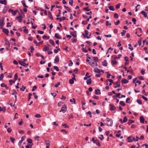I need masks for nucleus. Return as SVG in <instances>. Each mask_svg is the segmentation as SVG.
Here are the masks:
<instances>
[{
    "instance_id": "1",
    "label": "nucleus",
    "mask_w": 148,
    "mask_h": 148,
    "mask_svg": "<svg viewBox=\"0 0 148 148\" xmlns=\"http://www.w3.org/2000/svg\"><path fill=\"white\" fill-rule=\"evenodd\" d=\"M18 79V76H17V73H16L14 75V81L12 80H10L9 82L10 83V85H11L12 84L11 83V82H12L13 83H14L15 82V81L17 80Z\"/></svg>"
},
{
    "instance_id": "2",
    "label": "nucleus",
    "mask_w": 148,
    "mask_h": 148,
    "mask_svg": "<svg viewBox=\"0 0 148 148\" xmlns=\"http://www.w3.org/2000/svg\"><path fill=\"white\" fill-rule=\"evenodd\" d=\"M106 121L108 122H110V123L106 122L107 125L108 126H111L112 125V121L109 119L108 118H107L106 119Z\"/></svg>"
},
{
    "instance_id": "3",
    "label": "nucleus",
    "mask_w": 148,
    "mask_h": 148,
    "mask_svg": "<svg viewBox=\"0 0 148 148\" xmlns=\"http://www.w3.org/2000/svg\"><path fill=\"white\" fill-rule=\"evenodd\" d=\"M67 106L66 105H64L63 107L62 108L60 112L62 111L63 113H65L67 110Z\"/></svg>"
},
{
    "instance_id": "4",
    "label": "nucleus",
    "mask_w": 148,
    "mask_h": 148,
    "mask_svg": "<svg viewBox=\"0 0 148 148\" xmlns=\"http://www.w3.org/2000/svg\"><path fill=\"white\" fill-rule=\"evenodd\" d=\"M18 11L17 10H16L15 11L13 10L12 9H9L8 10V12H11L12 14L14 16L15 15L16 13L18 12Z\"/></svg>"
},
{
    "instance_id": "5",
    "label": "nucleus",
    "mask_w": 148,
    "mask_h": 148,
    "mask_svg": "<svg viewBox=\"0 0 148 148\" xmlns=\"http://www.w3.org/2000/svg\"><path fill=\"white\" fill-rule=\"evenodd\" d=\"M18 62L20 64L24 67H25L29 65L28 63L25 64V62L22 61H18Z\"/></svg>"
},
{
    "instance_id": "6",
    "label": "nucleus",
    "mask_w": 148,
    "mask_h": 148,
    "mask_svg": "<svg viewBox=\"0 0 148 148\" xmlns=\"http://www.w3.org/2000/svg\"><path fill=\"white\" fill-rule=\"evenodd\" d=\"M88 63L92 67H94L95 66H97V62L95 61H94L92 63H91L90 62H88Z\"/></svg>"
},
{
    "instance_id": "7",
    "label": "nucleus",
    "mask_w": 148,
    "mask_h": 148,
    "mask_svg": "<svg viewBox=\"0 0 148 148\" xmlns=\"http://www.w3.org/2000/svg\"><path fill=\"white\" fill-rule=\"evenodd\" d=\"M1 28L3 29V32L5 33L7 36H8L9 32L8 30L7 29L3 28V27H1Z\"/></svg>"
},
{
    "instance_id": "8",
    "label": "nucleus",
    "mask_w": 148,
    "mask_h": 148,
    "mask_svg": "<svg viewBox=\"0 0 148 148\" xmlns=\"http://www.w3.org/2000/svg\"><path fill=\"white\" fill-rule=\"evenodd\" d=\"M49 45L48 44L45 45L44 46V47L43 49V50L44 51H46L48 50L49 48Z\"/></svg>"
},
{
    "instance_id": "9",
    "label": "nucleus",
    "mask_w": 148,
    "mask_h": 148,
    "mask_svg": "<svg viewBox=\"0 0 148 148\" xmlns=\"http://www.w3.org/2000/svg\"><path fill=\"white\" fill-rule=\"evenodd\" d=\"M109 106L110 107V110H114L116 109V107L113 105L110 104Z\"/></svg>"
},
{
    "instance_id": "10",
    "label": "nucleus",
    "mask_w": 148,
    "mask_h": 148,
    "mask_svg": "<svg viewBox=\"0 0 148 148\" xmlns=\"http://www.w3.org/2000/svg\"><path fill=\"white\" fill-rule=\"evenodd\" d=\"M94 71L96 73H99L100 72H103L102 70L100 71V69H98L97 68H95L94 70Z\"/></svg>"
},
{
    "instance_id": "11",
    "label": "nucleus",
    "mask_w": 148,
    "mask_h": 148,
    "mask_svg": "<svg viewBox=\"0 0 148 148\" xmlns=\"http://www.w3.org/2000/svg\"><path fill=\"white\" fill-rule=\"evenodd\" d=\"M145 119L144 118L143 116H140V122L142 123H144Z\"/></svg>"
},
{
    "instance_id": "12",
    "label": "nucleus",
    "mask_w": 148,
    "mask_h": 148,
    "mask_svg": "<svg viewBox=\"0 0 148 148\" xmlns=\"http://www.w3.org/2000/svg\"><path fill=\"white\" fill-rule=\"evenodd\" d=\"M59 58L58 56H56V57L55 59V60L54 63H58L59 62Z\"/></svg>"
},
{
    "instance_id": "13",
    "label": "nucleus",
    "mask_w": 148,
    "mask_h": 148,
    "mask_svg": "<svg viewBox=\"0 0 148 148\" xmlns=\"http://www.w3.org/2000/svg\"><path fill=\"white\" fill-rule=\"evenodd\" d=\"M141 13L144 15L145 17L146 18L147 17V15L146 12L144 11H143L141 12Z\"/></svg>"
},
{
    "instance_id": "14",
    "label": "nucleus",
    "mask_w": 148,
    "mask_h": 148,
    "mask_svg": "<svg viewBox=\"0 0 148 148\" xmlns=\"http://www.w3.org/2000/svg\"><path fill=\"white\" fill-rule=\"evenodd\" d=\"M0 3L1 4H4L5 5H7V2L6 0H3V1L0 0Z\"/></svg>"
},
{
    "instance_id": "15",
    "label": "nucleus",
    "mask_w": 148,
    "mask_h": 148,
    "mask_svg": "<svg viewBox=\"0 0 148 148\" xmlns=\"http://www.w3.org/2000/svg\"><path fill=\"white\" fill-rule=\"evenodd\" d=\"M55 37L58 39H61V36H60L58 34H55Z\"/></svg>"
},
{
    "instance_id": "16",
    "label": "nucleus",
    "mask_w": 148,
    "mask_h": 148,
    "mask_svg": "<svg viewBox=\"0 0 148 148\" xmlns=\"http://www.w3.org/2000/svg\"><path fill=\"white\" fill-rule=\"evenodd\" d=\"M48 15L49 18L52 20L53 19V16L50 12H48Z\"/></svg>"
},
{
    "instance_id": "17",
    "label": "nucleus",
    "mask_w": 148,
    "mask_h": 148,
    "mask_svg": "<svg viewBox=\"0 0 148 148\" xmlns=\"http://www.w3.org/2000/svg\"><path fill=\"white\" fill-rule=\"evenodd\" d=\"M121 82L123 84H126L128 83V81L126 79H124L121 80Z\"/></svg>"
},
{
    "instance_id": "18",
    "label": "nucleus",
    "mask_w": 148,
    "mask_h": 148,
    "mask_svg": "<svg viewBox=\"0 0 148 148\" xmlns=\"http://www.w3.org/2000/svg\"><path fill=\"white\" fill-rule=\"evenodd\" d=\"M94 143H95L97 145L99 146H101V145L99 142V141L98 140H95V141L94 142Z\"/></svg>"
},
{
    "instance_id": "19",
    "label": "nucleus",
    "mask_w": 148,
    "mask_h": 148,
    "mask_svg": "<svg viewBox=\"0 0 148 148\" xmlns=\"http://www.w3.org/2000/svg\"><path fill=\"white\" fill-rule=\"evenodd\" d=\"M85 35H86V37L87 38H90V37L87 36L88 33V31L87 30H86L85 31Z\"/></svg>"
},
{
    "instance_id": "20",
    "label": "nucleus",
    "mask_w": 148,
    "mask_h": 148,
    "mask_svg": "<svg viewBox=\"0 0 148 148\" xmlns=\"http://www.w3.org/2000/svg\"><path fill=\"white\" fill-rule=\"evenodd\" d=\"M87 83L88 84H91L92 82L91 79V78L89 79L86 81Z\"/></svg>"
},
{
    "instance_id": "21",
    "label": "nucleus",
    "mask_w": 148,
    "mask_h": 148,
    "mask_svg": "<svg viewBox=\"0 0 148 148\" xmlns=\"http://www.w3.org/2000/svg\"><path fill=\"white\" fill-rule=\"evenodd\" d=\"M5 45H7L9 47H10V43L7 39L6 40H5Z\"/></svg>"
},
{
    "instance_id": "22",
    "label": "nucleus",
    "mask_w": 148,
    "mask_h": 148,
    "mask_svg": "<svg viewBox=\"0 0 148 148\" xmlns=\"http://www.w3.org/2000/svg\"><path fill=\"white\" fill-rule=\"evenodd\" d=\"M21 3H22V4H23V6L25 7V8H28V6H27L25 3V1L24 0H23V1H21Z\"/></svg>"
},
{
    "instance_id": "23",
    "label": "nucleus",
    "mask_w": 148,
    "mask_h": 148,
    "mask_svg": "<svg viewBox=\"0 0 148 148\" xmlns=\"http://www.w3.org/2000/svg\"><path fill=\"white\" fill-rule=\"evenodd\" d=\"M102 65L103 66H107V62L106 60H104L103 62H102Z\"/></svg>"
},
{
    "instance_id": "24",
    "label": "nucleus",
    "mask_w": 148,
    "mask_h": 148,
    "mask_svg": "<svg viewBox=\"0 0 148 148\" xmlns=\"http://www.w3.org/2000/svg\"><path fill=\"white\" fill-rule=\"evenodd\" d=\"M109 8L110 10L114 11V7L112 6H110L109 7Z\"/></svg>"
},
{
    "instance_id": "25",
    "label": "nucleus",
    "mask_w": 148,
    "mask_h": 148,
    "mask_svg": "<svg viewBox=\"0 0 148 148\" xmlns=\"http://www.w3.org/2000/svg\"><path fill=\"white\" fill-rule=\"evenodd\" d=\"M49 42L51 43L53 46H54L55 44L53 41L51 39H50L49 40Z\"/></svg>"
},
{
    "instance_id": "26",
    "label": "nucleus",
    "mask_w": 148,
    "mask_h": 148,
    "mask_svg": "<svg viewBox=\"0 0 148 148\" xmlns=\"http://www.w3.org/2000/svg\"><path fill=\"white\" fill-rule=\"evenodd\" d=\"M134 122V121L130 119L128 120L127 123L129 125H130L131 123H133Z\"/></svg>"
},
{
    "instance_id": "27",
    "label": "nucleus",
    "mask_w": 148,
    "mask_h": 148,
    "mask_svg": "<svg viewBox=\"0 0 148 148\" xmlns=\"http://www.w3.org/2000/svg\"><path fill=\"white\" fill-rule=\"evenodd\" d=\"M74 79H73L72 78V79H70L69 80V82L70 84H73L74 83Z\"/></svg>"
},
{
    "instance_id": "28",
    "label": "nucleus",
    "mask_w": 148,
    "mask_h": 148,
    "mask_svg": "<svg viewBox=\"0 0 148 148\" xmlns=\"http://www.w3.org/2000/svg\"><path fill=\"white\" fill-rule=\"evenodd\" d=\"M26 88V87L25 86H24L23 85L22 86V88H21L20 89V90H21L22 91H24V90Z\"/></svg>"
},
{
    "instance_id": "29",
    "label": "nucleus",
    "mask_w": 148,
    "mask_h": 148,
    "mask_svg": "<svg viewBox=\"0 0 148 148\" xmlns=\"http://www.w3.org/2000/svg\"><path fill=\"white\" fill-rule=\"evenodd\" d=\"M111 63L112 65L116 64H117V62L115 60H112V61Z\"/></svg>"
},
{
    "instance_id": "30",
    "label": "nucleus",
    "mask_w": 148,
    "mask_h": 148,
    "mask_svg": "<svg viewBox=\"0 0 148 148\" xmlns=\"http://www.w3.org/2000/svg\"><path fill=\"white\" fill-rule=\"evenodd\" d=\"M71 34L74 37H76L77 36L76 34L75 33H74L73 32H71Z\"/></svg>"
},
{
    "instance_id": "31",
    "label": "nucleus",
    "mask_w": 148,
    "mask_h": 148,
    "mask_svg": "<svg viewBox=\"0 0 148 148\" xmlns=\"http://www.w3.org/2000/svg\"><path fill=\"white\" fill-rule=\"evenodd\" d=\"M122 106H125V103L123 101H121L119 103Z\"/></svg>"
},
{
    "instance_id": "32",
    "label": "nucleus",
    "mask_w": 148,
    "mask_h": 148,
    "mask_svg": "<svg viewBox=\"0 0 148 148\" xmlns=\"http://www.w3.org/2000/svg\"><path fill=\"white\" fill-rule=\"evenodd\" d=\"M46 145H50V143L49 141L48 140H45Z\"/></svg>"
},
{
    "instance_id": "33",
    "label": "nucleus",
    "mask_w": 148,
    "mask_h": 148,
    "mask_svg": "<svg viewBox=\"0 0 148 148\" xmlns=\"http://www.w3.org/2000/svg\"><path fill=\"white\" fill-rule=\"evenodd\" d=\"M3 73H1V74L0 75V80H2L3 78Z\"/></svg>"
},
{
    "instance_id": "34",
    "label": "nucleus",
    "mask_w": 148,
    "mask_h": 148,
    "mask_svg": "<svg viewBox=\"0 0 148 148\" xmlns=\"http://www.w3.org/2000/svg\"><path fill=\"white\" fill-rule=\"evenodd\" d=\"M127 117L126 116H125L124 118V119H123V122L124 123L126 122L127 121Z\"/></svg>"
},
{
    "instance_id": "35",
    "label": "nucleus",
    "mask_w": 148,
    "mask_h": 148,
    "mask_svg": "<svg viewBox=\"0 0 148 148\" xmlns=\"http://www.w3.org/2000/svg\"><path fill=\"white\" fill-rule=\"evenodd\" d=\"M126 31H125V30H123V32H121V35L122 36H124L125 35V34L126 33Z\"/></svg>"
},
{
    "instance_id": "36",
    "label": "nucleus",
    "mask_w": 148,
    "mask_h": 148,
    "mask_svg": "<svg viewBox=\"0 0 148 148\" xmlns=\"http://www.w3.org/2000/svg\"><path fill=\"white\" fill-rule=\"evenodd\" d=\"M116 84L117 85V86H114L115 88H116L117 87H119L120 86V84H118V82H116Z\"/></svg>"
},
{
    "instance_id": "37",
    "label": "nucleus",
    "mask_w": 148,
    "mask_h": 148,
    "mask_svg": "<svg viewBox=\"0 0 148 148\" xmlns=\"http://www.w3.org/2000/svg\"><path fill=\"white\" fill-rule=\"evenodd\" d=\"M5 109L4 107L3 108H2L1 107H0V112L3 111V112H5Z\"/></svg>"
},
{
    "instance_id": "38",
    "label": "nucleus",
    "mask_w": 148,
    "mask_h": 148,
    "mask_svg": "<svg viewBox=\"0 0 148 148\" xmlns=\"http://www.w3.org/2000/svg\"><path fill=\"white\" fill-rule=\"evenodd\" d=\"M114 17L115 18H118V15L116 13H115L114 15Z\"/></svg>"
},
{
    "instance_id": "39",
    "label": "nucleus",
    "mask_w": 148,
    "mask_h": 148,
    "mask_svg": "<svg viewBox=\"0 0 148 148\" xmlns=\"http://www.w3.org/2000/svg\"><path fill=\"white\" fill-rule=\"evenodd\" d=\"M60 85V82H58L55 85V87L56 88L58 87V86Z\"/></svg>"
},
{
    "instance_id": "40",
    "label": "nucleus",
    "mask_w": 148,
    "mask_h": 148,
    "mask_svg": "<svg viewBox=\"0 0 148 148\" xmlns=\"http://www.w3.org/2000/svg\"><path fill=\"white\" fill-rule=\"evenodd\" d=\"M64 8H66V10L68 11H70L71 9L67 6H66L65 5L64 6Z\"/></svg>"
},
{
    "instance_id": "41",
    "label": "nucleus",
    "mask_w": 148,
    "mask_h": 148,
    "mask_svg": "<svg viewBox=\"0 0 148 148\" xmlns=\"http://www.w3.org/2000/svg\"><path fill=\"white\" fill-rule=\"evenodd\" d=\"M10 140H11V141L12 143H13L14 141L15 140V139L14 138H12V137H10Z\"/></svg>"
},
{
    "instance_id": "42",
    "label": "nucleus",
    "mask_w": 148,
    "mask_h": 148,
    "mask_svg": "<svg viewBox=\"0 0 148 148\" xmlns=\"http://www.w3.org/2000/svg\"><path fill=\"white\" fill-rule=\"evenodd\" d=\"M132 137L130 136V137H128V141L130 142H132L133 141V140H132L131 139V138Z\"/></svg>"
},
{
    "instance_id": "43",
    "label": "nucleus",
    "mask_w": 148,
    "mask_h": 148,
    "mask_svg": "<svg viewBox=\"0 0 148 148\" xmlns=\"http://www.w3.org/2000/svg\"><path fill=\"white\" fill-rule=\"evenodd\" d=\"M137 101L140 104H141L142 103L140 99H137Z\"/></svg>"
},
{
    "instance_id": "44",
    "label": "nucleus",
    "mask_w": 148,
    "mask_h": 148,
    "mask_svg": "<svg viewBox=\"0 0 148 148\" xmlns=\"http://www.w3.org/2000/svg\"><path fill=\"white\" fill-rule=\"evenodd\" d=\"M53 68H54V69L55 70H56L57 71H59V69L58 67L57 66H54Z\"/></svg>"
},
{
    "instance_id": "45",
    "label": "nucleus",
    "mask_w": 148,
    "mask_h": 148,
    "mask_svg": "<svg viewBox=\"0 0 148 148\" xmlns=\"http://www.w3.org/2000/svg\"><path fill=\"white\" fill-rule=\"evenodd\" d=\"M7 131L8 133H10L12 131V129L10 128L9 127L7 129Z\"/></svg>"
},
{
    "instance_id": "46",
    "label": "nucleus",
    "mask_w": 148,
    "mask_h": 148,
    "mask_svg": "<svg viewBox=\"0 0 148 148\" xmlns=\"http://www.w3.org/2000/svg\"><path fill=\"white\" fill-rule=\"evenodd\" d=\"M35 117L36 118H40L41 117V115L38 114H36L35 116Z\"/></svg>"
},
{
    "instance_id": "47",
    "label": "nucleus",
    "mask_w": 148,
    "mask_h": 148,
    "mask_svg": "<svg viewBox=\"0 0 148 148\" xmlns=\"http://www.w3.org/2000/svg\"><path fill=\"white\" fill-rule=\"evenodd\" d=\"M82 51L84 52H87L88 51L86 49L84 48H83L82 49Z\"/></svg>"
},
{
    "instance_id": "48",
    "label": "nucleus",
    "mask_w": 148,
    "mask_h": 148,
    "mask_svg": "<svg viewBox=\"0 0 148 148\" xmlns=\"http://www.w3.org/2000/svg\"><path fill=\"white\" fill-rule=\"evenodd\" d=\"M37 88V86H33L32 89V91H34L35 89H36Z\"/></svg>"
},
{
    "instance_id": "49",
    "label": "nucleus",
    "mask_w": 148,
    "mask_h": 148,
    "mask_svg": "<svg viewBox=\"0 0 148 148\" xmlns=\"http://www.w3.org/2000/svg\"><path fill=\"white\" fill-rule=\"evenodd\" d=\"M88 7H86V8H83V9L84 10H86L87 11H89L90 10V9H88Z\"/></svg>"
},
{
    "instance_id": "50",
    "label": "nucleus",
    "mask_w": 148,
    "mask_h": 148,
    "mask_svg": "<svg viewBox=\"0 0 148 148\" xmlns=\"http://www.w3.org/2000/svg\"><path fill=\"white\" fill-rule=\"evenodd\" d=\"M86 114H89L90 115V117H92V115H91V113L90 111H89L88 112L86 113Z\"/></svg>"
},
{
    "instance_id": "51",
    "label": "nucleus",
    "mask_w": 148,
    "mask_h": 148,
    "mask_svg": "<svg viewBox=\"0 0 148 148\" xmlns=\"http://www.w3.org/2000/svg\"><path fill=\"white\" fill-rule=\"evenodd\" d=\"M37 32L38 34H42L44 33V32L39 30L37 31Z\"/></svg>"
},
{
    "instance_id": "52",
    "label": "nucleus",
    "mask_w": 148,
    "mask_h": 148,
    "mask_svg": "<svg viewBox=\"0 0 148 148\" xmlns=\"http://www.w3.org/2000/svg\"><path fill=\"white\" fill-rule=\"evenodd\" d=\"M93 59H94V61H98V59L97 57H93Z\"/></svg>"
},
{
    "instance_id": "53",
    "label": "nucleus",
    "mask_w": 148,
    "mask_h": 148,
    "mask_svg": "<svg viewBox=\"0 0 148 148\" xmlns=\"http://www.w3.org/2000/svg\"><path fill=\"white\" fill-rule=\"evenodd\" d=\"M120 21H119V20H118L116 22H114V23L115 24V25H118L120 23Z\"/></svg>"
},
{
    "instance_id": "54",
    "label": "nucleus",
    "mask_w": 148,
    "mask_h": 148,
    "mask_svg": "<svg viewBox=\"0 0 148 148\" xmlns=\"http://www.w3.org/2000/svg\"><path fill=\"white\" fill-rule=\"evenodd\" d=\"M89 73L88 72H87L86 73V76L88 78H89L91 77V76H88Z\"/></svg>"
},
{
    "instance_id": "55",
    "label": "nucleus",
    "mask_w": 148,
    "mask_h": 148,
    "mask_svg": "<svg viewBox=\"0 0 148 148\" xmlns=\"http://www.w3.org/2000/svg\"><path fill=\"white\" fill-rule=\"evenodd\" d=\"M43 43V41H41L40 42L38 43L36 45V46H39L40 45L42 44Z\"/></svg>"
},
{
    "instance_id": "56",
    "label": "nucleus",
    "mask_w": 148,
    "mask_h": 148,
    "mask_svg": "<svg viewBox=\"0 0 148 148\" xmlns=\"http://www.w3.org/2000/svg\"><path fill=\"white\" fill-rule=\"evenodd\" d=\"M120 4H118L116 5V9H117L119 8L120 6Z\"/></svg>"
},
{
    "instance_id": "57",
    "label": "nucleus",
    "mask_w": 148,
    "mask_h": 148,
    "mask_svg": "<svg viewBox=\"0 0 148 148\" xmlns=\"http://www.w3.org/2000/svg\"><path fill=\"white\" fill-rule=\"evenodd\" d=\"M36 38L37 39L39 40V41H40V40H41V38H40V37H39V36L38 35H37L36 36Z\"/></svg>"
},
{
    "instance_id": "58",
    "label": "nucleus",
    "mask_w": 148,
    "mask_h": 148,
    "mask_svg": "<svg viewBox=\"0 0 148 148\" xmlns=\"http://www.w3.org/2000/svg\"><path fill=\"white\" fill-rule=\"evenodd\" d=\"M100 91V90L99 89L95 90V94H97L98 93V92Z\"/></svg>"
},
{
    "instance_id": "59",
    "label": "nucleus",
    "mask_w": 148,
    "mask_h": 148,
    "mask_svg": "<svg viewBox=\"0 0 148 148\" xmlns=\"http://www.w3.org/2000/svg\"><path fill=\"white\" fill-rule=\"evenodd\" d=\"M2 63H0V67L1 68V70L2 71H3V66H2Z\"/></svg>"
},
{
    "instance_id": "60",
    "label": "nucleus",
    "mask_w": 148,
    "mask_h": 148,
    "mask_svg": "<svg viewBox=\"0 0 148 148\" xmlns=\"http://www.w3.org/2000/svg\"><path fill=\"white\" fill-rule=\"evenodd\" d=\"M142 97L145 101H147V98L146 97H145L143 95L142 96Z\"/></svg>"
},
{
    "instance_id": "61",
    "label": "nucleus",
    "mask_w": 148,
    "mask_h": 148,
    "mask_svg": "<svg viewBox=\"0 0 148 148\" xmlns=\"http://www.w3.org/2000/svg\"><path fill=\"white\" fill-rule=\"evenodd\" d=\"M27 141L29 143H32V140L30 139H28L27 140Z\"/></svg>"
},
{
    "instance_id": "62",
    "label": "nucleus",
    "mask_w": 148,
    "mask_h": 148,
    "mask_svg": "<svg viewBox=\"0 0 148 148\" xmlns=\"http://www.w3.org/2000/svg\"><path fill=\"white\" fill-rule=\"evenodd\" d=\"M100 136L101 137V138L99 137V138L101 140H102L104 138L103 136L102 135H101Z\"/></svg>"
},
{
    "instance_id": "63",
    "label": "nucleus",
    "mask_w": 148,
    "mask_h": 148,
    "mask_svg": "<svg viewBox=\"0 0 148 148\" xmlns=\"http://www.w3.org/2000/svg\"><path fill=\"white\" fill-rule=\"evenodd\" d=\"M70 62H71L69 64V66H71L73 64V63L72 62V61L71 60L70 61Z\"/></svg>"
},
{
    "instance_id": "64",
    "label": "nucleus",
    "mask_w": 148,
    "mask_h": 148,
    "mask_svg": "<svg viewBox=\"0 0 148 148\" xmlns=\"http://www.w3.org/2000/svg\"><path fill=\"white\" fill-rule=\"evenodd\" d=\"M23 31L26 34H27L28 32V29H24Z\"/></svg>"
}]
</instances>
